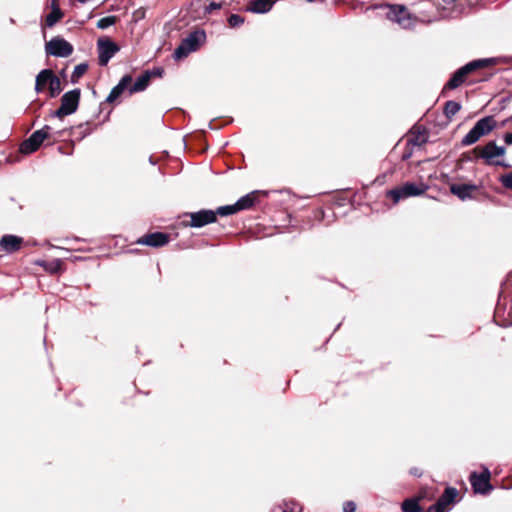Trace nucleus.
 Instances as JSON below:
<instances>
[{"label":"nucleus","mask_w":512,"mask_h":512,"mask_svg":"<svg viewBox=\"0 0 512 512\" xmlns=\"http://www.w3.org/2000/svg\"><path fill=\"white\" fill-rule=\"evenodd\" d=\"M473 154L476 160L481 159L486 165L509 167L503 160L498 159L505 156L506 148L498 146L495 141H489L483 146H476L473 149Z\"/></svg>","instance_id":"obj_1"},{"label":"nucleus","mask_w":512,"mask_h":512,"mask_svg":"<svg viewBox=\"0 0 512 512\" xmlns=\"http://www.w3.org/2000/svg\"><path fill=\"white\" fill-rule=\"evenodd\" d=\"M428 139L426 128L422 125H414L405 136L406 146L401 156L402 160H408L416 151L421 150Z\"/></svg>","instance_id":"obj_2"},{"label":"nucleus","mask_w":512,"mask_h":512,"mask_svg":"<svg viewBox=\"0 0 512 512\" xmlns=\"http://www.w3.org/2000/svg\"><path fill=\"white\" fill-rule=\"evenodd\" d=\"M497 122L493 116H486L479 119L470 131L463 137L461 144L470 146L476 143L481 137L491 133L496 128Z\"/></svg>","instance_id":"obj_3"},{"label":"nucleus","mask_w":512,"mask_h":512,"mask_svg":"<svg viewBox=\"0 0 512 512\" xmlns=\"http://www.w3.org/2000/svg\"><path fill=\"white\" fill-rule=\"evenodd\" d=\"M206 41L204 30H195L186 38L182 39L179 46L174 50L173 57L177 60L187 57L191 52L196 51Z\"/></svg>","instance_id":"obj_4"},{"label":"nucleus","mask_w":512,"mask_h":512,"mask_svg":"<svg viewBox=\"0 0 512 512\" xmlns=\"http://www.w3.org/2000/svg\"><path fill=\"white\" fill-rule=\"evenodd\" d=\"M494 60L491 58L473 60L466 65L459 68L450 78V89L457 88L466 82L467 77L472 72L488 67L493 64Z\"/></svg>","instance_id":"obj_5"},{"label":"nucleus","mask_w":512,"mask_h":512,"mask_svg":"<svg viewBox=\"0 0 512 512\" xmlns=\"http://www.w3.org/2000/svg\"><path fill=\"white\" fill-rule=\"evenodd\" d=\"M81 96V90L75 88L63 94L60 107L52 113L53 117L63 118L76 112Z\"/></svg>","instance_id":"obj_6"},{"label":"nucleus","mask_w":512,"mask_h":512,"mask_svg":"<svg viewBox=\"0 0 512 512\" xmlns=\"http://www.w3.org/2000/svg\"><path fill=\"white\" fill-rule=\"evenodd\" d=\"M426 189L427 186L423 183L418 185L412 182H406L402 186L389 190L387 197L391 198L394 203H398L401 199L419 196L423 194Z\"/></svg>","instance_id":"obj_7"},{"label":"nucleus","mask_w":512,"mask_h":512,"mask_svg":"<svg viewBox=\"0 0 512 512\" xmlns=\"http://www.w3.org/2000/svg\"><path fill=\"white\" fill-rule=\"evenodd\" d=\"M388 12L386 14L390 21L397 23L404 29H409L414 26L415 17L411 15L409 10L404 5H387Z\"/></svg>","instance_id":"obj_8"},{"label":"nucleus","mask_w":512,"mask_h":512,"mask_svg":"<svg viewBox=\"0 0 512 512\" xmlns=\"http://www.w3.org/2000/svg\"><path fill=\"white\" fill-rule=\"evenodd\" d=\"M120 47L109 37H100L97 40L98 63L100 66H106L109 61L118 53Z\"/></svg>","instance_id":"obj_9"},{"label":"nucleus","mask_w":512,"mask_h":512,"mask_svg":"<svg viewBox=\"0 0 512 512\" xmlns=\"http://www.w3.org/2000/svg\"><path fill=\"white\" fill-rule=\"evenodd\" d=\"M50 126L45 125L42 129L36 130L27 138L20 146V151L23 154H31L35 152L43 143L45 139L49 137Z\"/></svg>","instance_id":"obj_10"},{"label":"nucleus","mask_w":512,"mask_h":512,"mask_svg":"<svg viewBox=\"0 0 512 512\" xmlns=\"http://www.w3.org/2000/svg\"><path fill=\"white\" fill-rule=\"evenodd\" d=\"M46 52L54 57L65 58L73 53V46L61 37H54L46 43Z\"/></svg>","instance_id":"obj_11"},{"label":"nucleus","mask_w":512,"mask_h":512,"mask_svg":"<svg viewBox=\"0 0 512 512\" xmlns=\"http://www.w3.org/2000/svg\"><path fill=\"white\" fill-rule=\"evenodd\" d=\"M489 480L490 472L488 469H485L484 472L479 475L473 473L470 477L471 485L474 491L480 494H486L492 489Z\"/></svg>","instance_id":"obj_12"},{"label":"nucleus","mask_w":512,"mask_h":512,"mask_svg":"<svg viewBox=\"0 0 512 512\" xmlns=\"http://www.w3.org/2000/svg\"><path fill=\"white\" fill-rule=\"evenodd\" d=\"M190 226L195 228H201L205 225L214 223L216 221V212L213 210H200L197 212L190 213Z\"/></svg>","instance_id":"obj_13"},{"label":"nucleus","mask_w":512,"mask_h":512,"mask_svg":"<svg viewBox=\"0 0 512 512\" xmlns=\"http://www.w3.org/2000/svg\"><path fill=\"white\" fill-rule=\"evenodd\" d=\"M169 241V236L163 232H154L151 234H147L140 239H138L137 243L141 245H147L150 247H162L166 245Z\"/></svg>","instance_id":"obj_14"},{"label":"nucleus","mask_w":512,"mask_h":512,"mask_svg":"<svg viewBox=\"0 0 512 512\" xmlns=\"http://www.w3.org/2000/svg\"><path fill=\"white\" fill-rule=\"evenodd\" d=\"M131 82L132 76L129 74L124 75L120 79L119 83L111 89L109 95L106 98V102L113 103L115 100H117L122 95V93L127 89V87L131 84Z\"/></svg>","instance_id":"obj_15"},{"label":"nucleus","mask_w":512,"mask_h":512,"mask_svg":"<svg viewBox=\"0 0 512 512\" xmlns=\"http://www.w3.org/2000/svg\"><path fill=\"white\" fill-rule=\"evenodd\" d=\"M23 239L15 235H4L0 240V246L7 253L16 252L21 248Z\"/></svg>","instance_id":"obj_16"},{"label":"nucleus","mask_w":512,"mask_h":512,"mask_svg":"<svg viewBox=\"0 0 512 512\" xmlns=\"http://www.w3.org/2000/svg\"><path fill=\"white\" fill-rule=\"evenodd\" d=\"M150 80H151L150 71L143 72L136 79V81L133 83V85L130 86L129 93L133 94V93L144 91L148 87Z\"/></svg>","instance_id":"obj_17"},{"label":"nucleus","mask_w":512,"mask_h":512,"mask_svg":"<svg viewBox=\"0 0 512 512\" xmlns=\"http://www.w3.org/2000/svg\"><path fill=\"white\" fill-rule=\"evenodd\" d=\"M62 17L63 12L59 8L57 0H52L51 12L46 16L45 19L46 26L53 27Z\"/></svg>","instance_id":"obj_18"},{"label":"nucleus","mask_w":512,"mask_h":512,"mask_svg":"<svg viewBox=\"0 0 512 512\" xmlns=\"http://www.w3.org/2000/svg\"><path fill=\"white\" fill-rule=\"evenodd\" d=\"M53 76V71L50 69H43L39 72V74L36 76L35 81V90L36 92L43 91L44 87L46 85L49 86L50 78Z\"/></svg>","instance_id":"obj_19"},{"label":"nucleus","mask_w":512,"mask_h":512,"mask_svg":"<svg viewBox=\"0 0 512 512\" xmlns=\"http://www.w3.org/2000/svg\"><path fill=\"white\" fill-rule=\"evenodd\" d=\"M274 2L275 0H253L249 10L258 14L267 13L271 10Z\"/></svg>","instance_id":"obj_20"},{"label":"nucleus","mask_w":512,"mask_h":512,"mask_svg":"<svg viewBox=\"0 0 512 512\" xmlns=\"http://www.w3.org/2000/svg\"><path fill=\"white\" fill-rule=\"evenodd\" d=\"M446 506H448V485L444 487L438 502L431 505L426 512H445Z\"/></svg>","instance_id":"obj_21"},{"label":"nucleus","mask_w":512,"mask_h":512,"mask_svg":"<svg viewBox=\"0 0 512 512\" xmlns=\"http://www.w3.org/2000/svg\"><path fill=\"white\" fill-rule=\"evenodd\" d=\"M473 187L469 185H452L450 186V192L457 195L460 199L465 200L471 196Z\"/></svg>","instance_id":"obj_22"},{"label":"nucleus","mask_w":512,"mask_h":512,"mask_svg":"<svg viewBox=\"0 0 512 512\" xmlns=\"http://www.w3.org/2000/svg\"><path fill=\"white\" fill-rule=\"evenodd\" d=\"M254 193L246 194L239 198L236 202V209L239 211L247 210L254 205L255 198L253 197Z\"/></svg>","instance_id":"obj_23"},{"label":"nucleus","mask_w":512,"mask_h":512,"mask_svg":"<svg viewBox=\"0 0 512 512\" xmlns=\"http://www.w3.org/2000/svg\"><path fill=\"white\" fill-rule=\"evenodd\" d=\"M48 89L51 98H55L62 91L60 79L54 73L53 76L50 78Z\"/></svg>","instance_id":"obj_24"},{"label":"nucleus","mask_w":512,"mask_h":512,"mask_svg":"<svg viewBox=\"0 0 512 512\" xmlns=\"http://www.w3.org/2000/svg\"><path fill=\"white\" fill-rule=\"evenodd\" d=\"M418 498H408L402 503L403 512H420L421 507L419 505Z\"/></svg>","instance_id":"obj_25"},{"label":"nucleus","mask_w":512,"mask_h":512,"mask_svg":"<svg viewBox=\"0 0 512 512\" xmlns=\"http://www.w3.org/2000/svg\"><path fill=\"white\" fill-rule=\"evenodd\" d=\"M88 69V65L86 63H80L77 66H75L72 75H71V82L76 83L78 82L79 78L82 77L85 72Z\"/></svg>","instance_id":"obj_26"},{"label":"nucleus","mask_w":512,"mask_h":512,"mask_svg":"<svg viewBox=\"0 0 512 512\" xmlns=\"http://www.w3.org/2000/svg\"><path fill=\"white\" fill-rule=\"evenodd\" d=\"M116 21H117L116 16H114V15L106 16V17L99 19L96 26L98 29L104 30V29H107L110 26L114 25L116 23Z\"/></svg>","instance_id":"obj_27"},{"label":"nucleus","mask_w":512,"mask_h":512,"mask_svg":"<svg viewBox=\"0 0 512 512\" xmlns=\"http://www.w3.org/2000/svg\"><path fill=\"white\" fill-rule=\"evenodd\" d=\"M38 264L40 266H43L45 268V270H47L51 273H56L61 269L62 262L60 259H54L53 261H51L49 263L39 262Z\"/></svg>","instance_id":"obj_28"},{"label":"nucleus","mask_w":512,"mask_h":512,"mask_svg":"<svg viewBox=\"0 0 512 512\" xmlns=\"http://www.w3.org/2000/svg\"><path fill=\"white\" fill-rule=\"evenodd\" d=\"M215 212H216V216L217 215L229 216V215L237 213L238 210L236 209V205L234 203L233 205L221 206V207L217 208V210Z\"/></svg>","instance_id":"obj_29"},{"label":"nucleus","mask_w":512,"mask_h":512,"mask_svg":"<svg viewBox=\"0 0 512 512\" xmlns=\"http://www.w3.org/2000/svg\"><path fill=\"white\" fill-rule=\"evenodd\" d=\"M244 23V18L239 14H231L228 18V24L230 27H239Z\"/></svg>","instance_id":"obj_30"},{"label":"nucleus","mask_w":512,"mask_h":512,"mask_svg":"<svg viewBox=\"0 0 512 512\" xmlns=\"http://www.w3.org/2000/svg\"><path fill=\"white\" fill-rule=\"evenodd\" d=\"M500 182L505 188L512 190V172L502 175L500 177Z\"/></svg>","instance_id":"obj_31"},{"label":"nucleus","mask_w":512,"mask_h":512,"mask_svg":"<svg viewBox=\"0 0 512 512\" xmlns=\"http://www.w3.org/2000/svg\"><path fill=\"white\" fill-rule=\"evenodd\" d=\"M221 7H222V3L211 2L209 5H207L204 8V14L205 15L211 14L213 10L220 9Z\"/></svg>","instance_id":"obj_32"},{"label":"nucleus","mask_w":512,"mask_h":512,"mask_svg":"<svg viewBox=\"0 0 512 512\" xmlns=\"http://www.w3.org/2000/svg\"><path fill=\"white\" fill-rule=\"evenodd\" d=\"M356 504L353 501H347L344 503L343 511L344 512H355Z\"/></svg>","instance_id":"obj_33"},{"label":"nucleus","mask_w":512,"mask_h":512,"mask_svg":"<svg viewBox=\"0 0 512 512\" xmlns=\"http://www.w3.org/2000/svg\"><path fill=\"white\" fill-rule=\"evenodd\" d=\"M461 109L458 102L450 101V116L456 114Z\"/></svg>","instance_id":"obj_34"},{"label":"nucleus","mask_w":512,"mask_h":512,"mask_svg":"<svg viewBox=\"0 0 512 512\" xmlns=\"http://www.w3.org/2000/svg\"><path fill=\"white\" fill-rule=\"evenodd\" d=\"M151 73V77L158 76L161 77L164 73V69L161 67L154 68L153 70H149Z\"/></svg>","instance_id":"obj_35"},{"label":"nucleus","mask_w":512,"mask_h":512,"mask_svg":"<svg viewBox=\"0 0 512 512\" xmlns=\"http://www.w3.org/2000/svg\"><path fill=\"white\" fill-rule=\"evenodd\" d=\"M457 496H458L457 489L450 487V504L456 500Z\"/></svg>","instance_id":"obj_36"},{"label":"nucleus","mask_w":512,"mask_h":512,"mask_svg":"<svg viewBox=\"0 0 512 512\" xmlns=\"http://www.w3.org/2000/svg\"><path fill=\"white\" fill-rule=\"evenodd\" d=\"M504 139V142L507 144V145H512V132L510 133H506L503 137Z\"/></svg>","instance_id":"obj_37"},{"label":"nucleus","mask_w":512,"mask_h":512,"mask_svg":"<svg viewBox=\"0 0 512 512\" xmlns=\"http://www.w3.org/2000/svg\"><path fill=\"white\" fill-rule=\"evenodd\" d=\"M410 474L416 477H420L422 475V471L419 468H411Z\"/></svg>","instance_id":"obj_38"},{"label":"nucleus","mask_w":512,"mask_h":512,"mask_svg":"<svg viewBox=\"0 0 512 512\" xmlns=\"http://www.w3.org/2000/svg\"><path fill=\"white\" fill-rule=\"evenodd\" d=\"M441 107H442V111L443 113L448 116V111H449V108H448V101H443L442 104H441Z\"/></svg>","instance_id":"obj_39"},{"label":"nucleus","mask_w":512,"mask_h":512,"mask_svg":"<svg viewBox=\"0 0 512 512\" xmlns=\"http://www.w3.org/2000/svg\"><path fill=\"white\" fill-rule=\"evenodd\" d=\"M447 88H448V82H446V83L444 84V86H443V91H442V92L444 93V92L446 91V89H447Z\"/></svg>","instance_id":"obj_40"},{"label":"nucleus","mask_w":512,"mask_h":512,"mask_svg":"<svg viewBox=\"0 0 512 512\" xmlns=\"http://www.w3.org/2000/svg\"><path fill=\"white\" fill-rule=\"evenodd\" d=\"M307 2L311 3V2H314L315 0H306Z\"/></svg>","instance_id":"obj_41"}]
</instances>
